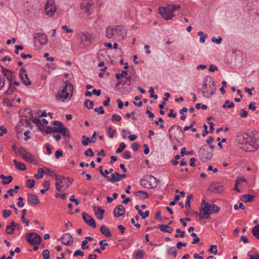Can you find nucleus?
<instances>
[{
    "instance_id": "37",
    "label": "nucleus",
    "mask_w": 259,
    "mask_h": 259,
    "mask_svg": "<svg viewBox=\"0 0 259 259\" xmlns=\"http://www.w3.org/2000/svg\"><path fill=\"white\" fill-rule=\"evenodd\" d=\"M94 105V102L90 100L89 99L85 100L84 102V107L89 109H93Z\"/></svg>"
},
{
    "instance_id": "30",
    "label": "nucleus",
    "mask_w": 259,
    "mask_h": 259,
    "mask_svg": "<svg viewBox=\"0 0 259 259\" xmlns=\"http://www.w3.org/2000/svg\"><path fill=\"white\" fill-rule=\"evenodd\" d=\"M96 143V140H91L86 136H82V144L84 146H88L89 144Z\"/></svg>"
},
{
    "instance_id": "50",
    "label": "nucleus",
    "mask_w": 259,
    "mask_h": 259,
    "mask_svg": "<svg viewBox=\"0 0 259 259\" xmlns=\"http://www.w3.org/2000/svg\"><path fill=\"white\" fill-rule=\"evenodd\" d=\"M84 153V155L87 156L93 157L94 155V153L92 149L91 148H89L87 151H85Z\"/></svg>"
},
{
    "instance_id": "64",
    "label": "nucleus",
    "mask_w": 259,
    "mask_h": 259,
    "mask_svg": "<svg viewBox=\"0 0 259 259\" xmlns=\"http://www.w3.org/2000/svg\"><path fill=\"white\" fill-rule=\"evenodd\" d=\"M5 84V79L0 76V91L4 87Z\"/></svg>"
},
{
    "instance_id": "22",
    "label": "nucleus",
    "mask_w": 259,
    "mask_h": 259,
    "mask_svg": "<svg viewBox=\"0 0 259 259\" xmlns=\"http://www.w3.org/2000/svg\"><path fill=\"white\" fill-rule=\"evenodd\" d=\"M62 243L66 245H71L73 243L72 236L69 233H65L62 237Z\"/></svg>"
},
{
    "instance_id": "14",
    "label": "nucleus",
    "mask_w": 259,
    "mask_h": 259,
    "mask_svg": "<svg viewBox=\"0 0 259 259\" xmlns=\"http://www.w3.org/2000/svg\"><path fill=\"white\" fill-rule=\"evenodd\" d=\"M82 218L84 221V222L88 225L89 227L92 228H96V223L94 220V219L87 213L83 212L82 213Z\"/></svg>"
},
{
    "instance_id": "40",
    "label": "nucleus",
    "mask_w": 259,
    "mask_h": 259,
    "mask_svg": "<svg viewBox=\"0 0 259 259\" xmlns=\"http://www.w3.org/2000/svg\"><path fill=\"white\" fill-rule=\"evenodd\" d=\"M252 235L256 238H257L259 237V224L256 225L252 229Z\"/></svg>"
},
{
    "instance_id": "62",
    "label": "nucleus",
    "mask_w": 259,
    "mask_h": 259,
    "mask_svg": "<svg viewBox=\"0 0 259 259\" xmlns=\"http://www.w3.org/2000/svg\"><path fill=\"white\" fill-rule=\"evenodd\" d=\"M105 240H102L99 242V245L101 246V249L104 250L105 249V246L108 245L107 243L104 242Z\"/></svg>"
},
{
    "instance_id": "54",
    "label": "nucleus",
    "mask_w": 259,
    "mask_h": 259,
    "mask_svg": "<svg viewBox=\"0 0 259 259\" xmlns=\"http://www.w3.org/2000/svg\"><path fill=\"white\" fill-rule=\"evenodd\" d=\"M248 112L247 111L244 110V109H241L240 110V116L242 118H245L247 116Z\"/></svg>"
},
{
    "instance_id": "23",
    "label": "nucleus",
    "mask_w": 259,
    "mask_h": 259,
    "mask_svg": "<svg viewBox=\"0 0 259 259\" xmlns=\"http://www.w3.org/2000/svg\"><path fill=\"white\" fill-rule=\"evenodd\" d=\"M2 68V73L3 75L7 78L9 80V82H11L13 80V75L12 71L8 69L5 68L4 67L1 66Z\"/></svg>"
},
{
    "instance_id": "48",
    "label": "nucleus",
    "mask_w": 259,
    "mask_h": 259,
    "mask_svg": "<svg viewBox=\"0 0 259 259\" xmlns=\"http://www.w3.org/2000/svg\"><path fill=\"white\" fill-rule=\"evenodd\" d=\"M35 180L33 179H28L26 181V185L29 188H32L35 184Z\"/></svg>"
},
{
    "instance_id": "32",
    "label": "nucleus",
    "mask_w": 259,
    "mask_h": 259,
    "mask_svg": "<svg viewBox=\"0 0 259 259\" xmlns=\"http://www.w3.org/2000/svg\"><path fill=\"white\" fill-rule=\"evenodd\" d=\"M13 162H14L15 166L17 169H20L21 170H26V166L23 163L18 162L16 159H14L13 160Z\"/></svg>"
},
{
    "instance_id": "41",
    "label": "nucleus",
    "mask_w": 259,
    "mask_h": 259,
    "mask_svg": "<svg viewBox=\"0 0 259 259\" xmlns=\"http://www.w3.org/2000/svg\"><path fill=\"white\" fill-rule=\"evenodd\" d=\"M38 174H35L34 175V178L37 180H39L41 179L44 174V169L42 168H38L37 169Z\"/></svg>"
},
{
    "instance_id": "58",
    "label": "nucleus",
    "mask_w": 259,
    "mask_h": 259,
    "mask_svg": "<svg viewBox=\"0 0 259 259\" xmlns=\"http://www.w3.org/2000/svg\"><path fill=\"white\" fill-rule=\"evenodd\" d=\"M222 41V38L221 37H219L218 38H216L215 37H213L211 38V41L212 42H215L217 44H220L221 43Z\"/></svg>"
},
{
    "instance_id": "53",
    "label": "nucleus",
    "mask_w": 259,
    "mask_h": 259,
    "mask_svg": "<svg viewBox=\"0 0 259 259\" xmlns=\"http://www.w3.org/2000/svg\"><path fill=\"white\" fill-rule=\"evenodd\" d=\"M149 92L150 93V97L153 98L154 99L158 98V96L154 94V91L153 87L150 88Z\"/></svg>"
},
{
    "instance_id": "5",
    "label": "nucleus",
    "mask_w": 259,
    "mask_h": 259,
    "mask_svg": "<svg viewBox=\"0 0 259 259\" xmlns=\"http://www.w3.org/2000/svg\"><path fill=\"white\" fill-rule=\"evenodd\" d=\"M66 85L61 91H59L56 96L57 100L61 102L64 101L72 94L73 87L69 82L66 81Z\"/></svg>"
},
{
    "instance_id": "33",
    "label": "nucleus",
    "mask_w": 259,
    "mask_h": 259,
    "mask_svg": "<svg viewBox=\"0 0 259 259\" xmlns=\"http://www.w3.org/2000/svg\"><path fill=\"white\" fill-rule=\"evenodd\" d=\"M136 195L137 196L145 199L148 197V194L147 192L143 191H138L136 192Z\"/></svg>"
},
{
    "instance_id": "45",
    "label": "nucleus",
    "mask_w": 259,
    "mask_h": 259,
    "mask_svg": "<svg viewBox=\"0 0 259 259\" xmlns=\"http://www.w3.org/2000/svg\"><path fill=\"white\" fill-rule=\"evenodd\" d=\"M144 256V251L143 250H138L135 255V259H142Z\"/></svg>"
},
{
    "instance_id": "27",
    "label": "nucleus",
    "mask_w": 259,
    "mask_h": 259,
    "mask_svg": "<svg viewBox=\"0 0 259 259\" xmlns=\"http://www.w3.org/2000/svg\"><path fill=\"white\" fill-rule=\"evenodd\" d=\"M100 231H101V233L103 235H104L108 237H111L112 236V234H111L110 230L105 225H102L101 226Z\"/></svg>"
},
{
    "instance_id": "6",
    "label": "nucleus",
    "mask_w": 259,
    "mask_h": 259,
    "mask_svg": "<svg viewBox=\"0 0 259 259\" xmlns=\"http://www.w3.org/2000/svg\"><path fill=\"white\" fill-rule=\"evenodd\" d=\"M94 9L93 0H82V17L87 19L93 13Z\"/></svg>"
},
{
    "instance_id": "34",
    "label": "nucleus",
    "mask_w": 259,
    "mask_h": 259,
    "mask_svg": "<svg viewBox=\"0 0 259 259\" xmlns=\"http://www.w3.org/2000/svg\"><path fill=\"white\" fill-rule=\"evenodd\" d=\"M59 133L61 134L66 140H68L70 137L68 128L65 127L61 129V131Z\"/></svg>"
},
{
    "instance_id": "24",
    "label": "nucleus",
    "mask_w": 259,
    "mask_h": 259,
    "mask_svg": "<svg viewBox=\"0 0 259 259\" xmlns=\"http://www.w3.org/2000/svg\"><path fill=\"white\" fill-rule=\"evenodd\" d=\"M19 227V224L15 223L14 221L11 222L10 224L6 227V233L8 234H12L15 228Z\"/></svg>"
},
{
    "instance_id": "46",
    "label": "nucleus",
    "mask_w": 259,
    "mask_h": 259,
    "mask_svg": "<svg viewBox=\"0 0 259 259\" xmlns=\"http://www.w3.org/2000/svg\"><path fill=\"white\" fill-rule=\"evenodd\" d=\"M126 145L124 143L122 142L120 144L119 148L115 151L116 154H119L123 151L125 148Z\"/></svg>"
},
{
    "instance_id": "44",
    "label": "nucleus",
    "mask_w": 259,
    "mask_h": 259,
    "mask_svg": "<svg viewBox=\"0 0 259 259\" xmlns=\"http://www.w3.org/2000/svg\"><path fill=\"white\" fill-rule=\"evenodd\" d=\"M208 251L214 255L218 254L217 246L216 245H211L208 249Z\"/></svg>"
},
{
    "instance_id": "25",
    "label": "nucleus",
    "mask_w": 259,
    "mask_h": 259,
    "mask_svg": "<svg viewBox=\"0 0 259 259\" xmlns=\"http://www.w3.org/2000/svg\"><path fill=\"white\" fill-rule=\"evenodd\" d=\"M210 189L214 193H220L223 192L224 187L221 184L218 183L211 185Z\"/></svg>"
},
{
    "instance_id": "57",
    "label": "nucleus",
    "mask_w": 259,
    "mask_h": 259,
    "mask_svg": "<svg viewBox=\"0 0 259 259\" xmlns=\"http://www.w3.org/2000/svg\"><path fill=\"white\" fill-rule=\"evenodd\" d=\"M94 111L98 113L99 114H102L104 113V110L102 106H100L99 108H95Z\"/></svg>"
},
{
    "instance_id": "49",
    "label": "nucleus",
    "mask_w": 259,
    "mask_h": 259,
    "mask_svg": "<svg viewBox=\"0 0 259 259\" xmlns=\"http://www.w3.org/2000/svg\"><path fill=\"white\" fill-rule=\"evenodd\" d=\"M5 179L6 180L3 181L2 182L3 185L9 184L13 181V178L11 176H9Z\"/></svg>"
},
{
    "instance_id": "9",
    "label": "nucleus",
    "mask_w": 259,
    "mask_h": 259,
    "mask_svg": "<svg viewBox=\"0 0 259 259\" xmlns=\"http://www.w3.org/2000/svg\"><path fill=\"white\" fill-rule=\"evenodd\" d=\"M213 151H208L206 145L201 146L198 151V156L200 160L203 162H206L212 157Z\"/></svg>"
},
{
    "instance_id": "51",
    "label": "nucleus",
    "mask_w": 259,
    "mask_h": 259,
    "mask_svg": "<svg viewBox=\"0 0 259 259\" xmlns=\"http://www.w3.org/2000/svg\"><path fill=\"white\" fill-rule=\"evenodd\" d=\"M150 211L149 210H146L145 212L143 211H139V214L142 217V219H144L148 217L149 215Z\"/></svg>"
},
{
    "instance_id": "61",
    "label": "nucleus",
    "mask_w": 259,
    "mask_h": 259,
    "mask_svg": "<svg viewBox=\"0 0 259 259\" xmlns=\"http://www.w3.org/2000/svg\"><path fill=\"white\" fill-rule=\"evenodd\" d=\"M109 137L111 138H112L114 136V134L115 133L116 131L113 130L111 127H109L108 129Z\"/></svg>"
},
{
    "instance_id": "31",
    "label": "nucleus",
    "mask_w": 259,
    "mask_h": 259,
    "mask_svg": "<svg viewBox=\"0 0 259 259\" xmlns=\"http://www.w3.org/2000/svg\"><path fill=\"white\" fill-rule=\"evenodd\" d=\"M158 228L160 229V231L163 232H167L169 233H171L173 231L171 227L166 225H159L158 226Z\"/></svg>"
},
{
    "instance_id": "8",
    "label": "nucleus",
    "mask_w": 259,
    "mask_h": 259,
    "mask_svg": "<svg viewBox=\"0 0 259 259\" xmlns=\"http://www.w3.org/2000/svg\"><path fill=\"white\" fill-rule=\"evenodd\" d=\"M249 140L251 142L250 147H244L247 151H254L259 149V132L253 131L249 135Z\"/></svg>"
},
{
    "instance_id": "52",
    "label": "nucleus",
    "mask_w": 259,
    "mask_h": 259,
    "mask_svg": "<svg viewBox=\"0 0 259 259\" xmlns=\"http://www.w3.org/2000/svg\"><path fill=\"white\" fill-rule=\"evenodd\" d=\"M56 181L60 182V183H63V182L66 179V178L62 176H58L55 175Z\"/></svg>"
},
{
    "instance_id": "63",
    "label": "nucleus",
    "mask_w": 259,
    "mask_h": 259,
    "mask_svg": "<svg viewBox=\"0 0 259 259\" xmlns=\"http://www.w3.org/2000/svg\"><path fill=\"white\" fill-rule=\"evenodd\" d=\"M111 120L119 121L121 120V117L120 116L114 114L112 115V116L111 117Z\"/></svg>"
},
{
    "instance_id": "59",
    "label": "nucleus",
    "mask_w": 259,
    "mask_h": 259,
    "mask_svg": "<svg viewBox=\"0 0 259 259\" xmlns=\"http://www.w3.org/2000/svg\"><path fill=\"white\" fill-rule=\"evenodd\" d=\"M234 208L235 210H237L238 208H241L242 209L245 210V207L244 206L242 202H240L239 203V205H238L237 204L234 205Z\"/></svg>"
},
{
    "instance_id": "47",
    "label": "nucleus",
    "mask_w": 259,
    "mask_h": 259,
    "mask_svg": "<svg viewBox=\"0 0 259 259\" xmlns=\"http://www.w3.org/2000/svg\"><path fill=\"white\" fill-rule=\"evenodd\" d=\"M193 198V195L192 194H190L187 197V200L186 202L185 207L186 208L189 210L190 209V200Z\"/></svg>"
},
{
    "instance_id": "28",
    "label": "nucleus",
    "mask_w": 259,
    "mask_h": 259,
    "mask_svg": "<svg viewBox=\"0 0 259 259\" xmlns=\"http://www.w3.org/2000/svg\"><path fill=\"white\" fill-rule=\"evenodd\" d=\"M53 125L55 126H57V127H55V131L54 132H56V133H59L61 131V129L64 128L63 124L59 121L55 120L53 122Z\"/></svg>"
},
{
    "instance_id": "39",
    "label": "nucleus",
    "mask_w": 259,
    "mask_h": 259,
    "mask_svg": "<svg viewBox=\"0 0 259 259\" xmlns=\"http://www.w3.org/2000/svg\"><path fill=\"white\" fill-rule=\"evenodd\" d=\"M32 121L35 123L36 126L38 127L39 129L40 130H42L41 126L44 127V126L41 124L40 119L37 118H32L31 119Z\"/></svg>"
},
{
    "instance_id": "13",
    "label": "nucleus",
    "mask_w": 259,
    "mask_h": 259,
    "mask_svg": "<svg viewBox=\"0 0 259 259\" xmlns=\"http://www.w3.org/2000/svg\"><path fill=\"white\" fill-rule=\"evenodd\" d=\"M127 75V72L126 71H122L121 73H116L115 77L117 79V84H116L117 87L119 86L120 84H122V85H124L126 83L127 81H128L130 82L129 85H130V82H131V79H132V77L131 76L126 77L125 78V81L122 82L120 80L121 77H125Z\"/></svg>"
},
{
    "instance_id": "17",
    "label": "nucleus",
    "mask_w": 259,
    "mask_h": 259,
    "mask_svg": "<svg viewBox=\"0 0 259 259\" xmlns=\"http://www.w3.org/2000/svg\"><path fill=\"white\" fill-rule=\"evenodd\" d=\"M239 142L243 145L242 148L245 150L244 147H250L251 144L250 140L248 134H244L240 136Z\"/></svg>"
},
{
    "instance_id": "10",
    "label": "nucleus",
    "mask_w": 259,
    "mask_h": 259,
    "mask_svg": "<svg viewBox=\"0 0 259 259\" xmlns=\"http://www.w3.org/2000/svg\"><path fill=\"white\" fill-rule=\"evenodd\" d=\"M95 38V35L92 33L84 31L82 33V47H89Z\"/></svg>"
},
{
    "instance_id": "20",
    "label": "nucleus",
    "mask_w": 259,
    "mask_h": 259,
    "mask_svg": "<svg viewBox=\"0 0 259 259\" xmlns=\"http://www.w3.org/2000/svg\"><path fill=\"white\" fill-rule=\"evenodd\" d=\"M125 212V209L124 206L121 204L118 205L114 209V214L116 218L123 215Z\"/></svg>"
},
{
    "instance_id": "56",
    "label": "nucleus",
    "mask_w": 259,
    "mask_h": 259,
    "mask_svg": "<svg viewBox=\"0 0 259 259\" xmlns=\"http://www.w3.org/2000/svg\"><path fill=\"white\" fill-rule=\"evenodd\" d=\"M12 211L9 209H5L3 210V217L7 218L11 214Z\"/></svg>"
},
{
    "instance_id": "55",
    "label": "nucleus",
    "mask_w": 259,
    "mask_h": 259,
    "mask_svg": "<svg viewBox=\"0 0 259 259\" xmlns=\"http://www.w3.org/2000/svg\"><path fill=\"white\" fill-rule=\"evenodd\" d=\"M42 254L44 259H50V251L48 249H45L42 251Z\"/></svg>"
},
{
    "instance_id": "1",
    "label": "nucleus",
    "mask_w": 259,
    "mask_h": 259,
    "mask_svg": "<svg viewBox=\"0 0 259 259\" xmlns=\"http://www.w3.org/2000/svg\"><path fill=\"white\" fill-rule=\"evenodd\" d=\"M215 83L213 79L210 76H206L203 81L201 89L203 96L209 98L215 94Z\"/></svg>"
},
{
    "instance_id": "29",
    "label": "nucleus",
    "mask_w": 259,
    "mask_h": 259,
    "mask_svg": "<svg viewBox=\"0 0 259 259\" xmlns=\"http://www.w3.org/2000/svg\"><path fill=\"white\" fill-rule=\"evenodd\" d=\"M9 82V88L8 90L5 92V94L7 96L12 95L14 91L16 90V88L14 86L12 81Z\"/></svg>"
},
{
    "instance_id": "3",
    "label": "nucleus",
    "mask_w": 259,
    "mask_h": 259,
    "mask_svg": "<svg viewBox=\"0 0 259 259\" xmlns=\"http://www.w3.org/2000/svg\"><path fill=\"white\" fill-rule=\"evenodd\" d=\"M180 8V5H167L166 7H160L158 13L164 20H171L175 16L174 12Z\"/></svg>"
},
{
    "instance_id": "2",
    "label": "nucleus",
    "mask_w": 259,
    "mask_h": 259,
    "mask_svg": "<svg viewBox=\"0 0 259 259\" xmlns=\"http://www.w3.org/2000/svg\"><path fill=\"white\" fill-rule=\"evenodd\" d=\"M106 36L109 39H122L125 36V29L120 25L109 26L106 30Z\"/></svg>"
},
{
    "instance_id": "43",
    "label": "nucleus",
    "mask_w": 259,
    "mask_h": 259,
    "mask_svg": "<svg viewBox=\"0 0 259 259\" xmlns=\"http://www.w3.org/2000/svg\"><path fill=\"white\" fill-rule=\"evenodd\" d=\"M41 130L47 134L56 133V132H54V131H55V127H54L50 126H46V129Z\"/></svg>"
},
{
    "instance_id": "38",
    "label": "nucleus",
    "mask_w": 259,
    "mask_h": 259,
    "mask_svg": "<svg viewBox=\"0 0 259 259\" xmlns=\"http://www.w3.org/2000/svg\"><path fill=\"white\" fill-rule=\"evenodd\" d=\"M253 197L254 196L252 195H243L242 196L241 200L245 202H250Z\"/></svg>"
},
{
    "instance_id": "35",
    "label": "nucleus",
    "mask_w": 259,
    "mask_h": 259,
    "mask_svg": "<svg viewBox=\"0 0 259 259\" xmlns=\"http://www.w3.org/2000/svg\"><path fill=\"white\" fill-rule=\"evenodd\" d=\"M17 154H19L20 155L22 156V157L24 155H30V153L28 152L25 148L24 147H20L18 149L17 153Z\"/></svg>"
},
{
    "instance_id": "7",
    "label": "nucleus",
    "mask_w": 259,
    "mask_h": 259,
    "mask_svg": "<svg viewBox=\"0 0 259 259\" xmlns=\"http://www.w3.org/2000/svg\"><path fill=\"white\" fill-rule=\"evenodd\" d=\"M158 182H160V181L152 175L145 176L140 181V185L142 187L148 189L156 187Z\"/></svg>"
},
{
    "instance_id": "11",
    "label": "nucleus",
    "mask_w": 259,
    "mask_h": 259,
    "mask_svg": "<svg viewBox=\"0 0 259 259\" xmlns=\"http://www.w3.org/2000/svg\"><path fill=\"white\" fill-rule=\"evenodd\" d=\"M26 239L31 245H38L42 240L40 235L35 233H28L26 234Z\"/></svg>"
},
{
    "instance_id": "15",
    "label": "nucleus",
    "mask_w": 259,
    "mask_h": 259,
    "mask_svg": "<svg viewBox=\"0 0 259 259\" xmlns=\"http://www.w3.org/2000/svg\"><path fill=\"white\" fill-rule=\"evenodd\" d=\"M19 77L22 81V82L25 85H29L31 82L28 77V75L26 73V70L24 68H22L19 72Z\"/></svg>"
},
{
    "instance_id": "21",
    "label": "nucleus",
    "mask_w": 259,
    "mask_h": 259,
    "mask_svg": "<svg viewBox=\"0 0 259 259\" xmlns=\"http://www.w3.org/2000/svg\"><path fill=\"white\" fill-rule=\"evenodd\" d=\"M34 38L35 39H37L38 42L41 45L46 44L48 40L47 36L45 33H37Z\"/></svg>"
},
{
    "instance_id": "18",
    "label": "nucleus",
    "mask_w": 259,
    "mask_h": 259,
    "mask_svg": "<svg viewBox=\"0 0 259 259\" xmlns=\"http://www.w3.org/2000/svg\"><path fill=\"white\" fill-rule=\"evenodd\" d=\"M126 177V175H121L118 172H115L111 175V177H106L107 180L111 182H115L119 181L121 179Z\"/></svg>"
},
{
    "instance_id": "60",
    "label": "nucleus",
    "mask_w": 259,
    "mask_h": 259,
    "mask_svg": "<svg viewBox=\"0 0 259 259\" xmlns=\"http://www.w3.org/2000/svg\"><path fill=\"white\" fill-rule=\"evenodd\" d=\"M63 156L62 151L61 149H59L56 151L55 152V157L56 159H59L60 157Z\"/></svg>"
},
{
    "instance_id": "16",
    "label": "nucleus",
    "mask_w": 259,
    "mask_h": 259,
    "mask_svg": "<svg viewBox=\"0 0 259 259\" xmlns=\"http://www.w3.org/2000/svg\"><path fill=\"white\" fill-rule=\"evenodd\" d=\"M93 211L96 218L99 220H102L105 211L101 206L94 205L93 206Z\"/></svg>"
},
{
    "instance_id": "42",
    "label": "nucleus",
    "mask_w": 259,
    "mask_h": 259,
    "mask_svg": "<svg viewBox=\"0 0 259 259\" xmlns=\"http://www.w3.org/2000/svg\"><path fill=\"white\" fill-rule=\"evenodd\" d=\"M234 106V104L233 102H231L229 100H226L224 104L223 105L222 107L223 108H232Z\"/></svg>"
},
{
    "instance_id": "4",
    "label": "nucleus",
    "mask_w": 259,
    "mask_h": 259,
    "mask_svg": "<svg viewBox=\"0 0 259 259\" xmlns=\"http://www.w3.org/2000/svg\"><path fill=\"white\" fill-rule=\"evenodd\" d=\"M220 209V207L214 204H206V206L200 209V212H203L202 214H199L200 220L209 219L210 214L219 212Z\"/></svg>"
},
{
    "instance_id": "26",
    "label": "nucleus",
    "mask_w": 259,
    "mask_h": 259,
    "mask_svg": "<svg viewBox=\"0 0 259 259\" xmlns=\"http://www.w3.org/2000/svg\"><path fill=\"white\" fill-rule=\"evenodd\" d=\"M175 129H176L177 131H178L179 134L183 135V132L180 126L177 125H173L169 128V129L168 130V134H169L168 137H169V139L171 140L172 139V134L171 133V132L173 130H175Z\"/></svg>"
},
{
    "instance_id": "36",
    "label": "nucleus",
    "mask_w": 259,
    "mask_h": 259,
    "mask_svg": "<svg viewBox=\"0 0 259 259\" xmlns=\"http://www.w3.org/2000/svg\"><path fill=\"white\" fill-rule=\"evenodd\" d=\"M167 253L168 255H172L175 258L177 255V251L174 246L169 247L167 250Z\"/></svg>"
},
{
    "instance_id": "19",
    "label": "nucleus",
    "mask_w": 259,
    "mask_h": 259,
    "mask_svg": "<svg viewBox=\"0 0 259 259\" xmlns=\"http://www.w3.org/2000/svg\"><path fill=\"white\" fill-rule=\"evenodd\" d=\"M27 201L31 204L36 205L39 203V200L38 197L32 193L27 195Z\"/></svg>"
},
{
    "instance_id": "12",
    "label": "nucleus",
    "mask_w": 259,
    "mask_h": 259,
    "mask_svg": "<svg viewBox=\"0 0 259 259\" xmlns=\"http://www.w3.org/2000/svg\"><path fill=\"white\" fill-rule=\"evenodd\" d=\"M45 13L46 15L51 17L56 11L54 0H48L45 5Z\"/></svg>"
}]
</instances>
